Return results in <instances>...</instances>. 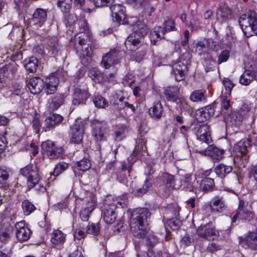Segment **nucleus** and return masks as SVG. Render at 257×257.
<instances>
[{
	"mask_svg": "<svg viewBox=\"0 0 257 257\" xmlns=\"http://www.w3.org/2000/svg\"><path fill=\"white\" fill-rule=\"evenodd\" d=\"M164 178L167 187L172 188L174 187L175 181L173 176L169 174H166L164 176Z\"/></svg>",
	"mask_w": 257,
	"mask_h": 257,
	"instance_id": "61",
	"label": "nucleus"
},
{
	"mask_svg": "<svg viewBox=\"0 0 257 257\" xmlns=\"http://www.w3.org/2000/svg\"><path fill=\"white\" fill-rule=\"evenodd\" d=\"M85 122L81 120H76L71 126L69 131V137L70 142L72 143L79 144L83 140Z\"/></svg>",
	"mask_w": 257,
	"mask_h": 257,
	"instance_id": "6",
	"label": "nucleus"
},
{
	"mask_svg": "<svg viewBox=\"0 0 257 257\" xmlns=\"http://www.w3.org/2000/svg\"><path fill=\"white\" fill-rule=\"evenodd\" d=\"M49 50L54 55H58L60 50L59 46L56 38L52 39L49 42Z\"/></svg>",
	"mask_w": 257,
	"mask_h": 257,
	"instance_id": "50",
	"label": "nucleus"
},
{
	"mask_svg": "<svg viewBox=\"0 0 257 257\" xmlns=\"http://www.w3.org/2000/svg\"><path fill=\"white\" fill-rule=\"evenodd\" d=\"M230 13L227 9H219L216 12V17L218 21L223 23L226 21L230 16Z\"/></svg>",
	"mask_w": 257,
	"mask_h": 257,
	"instance_id": "43",
	"label": "nucleus"
},
{
	"mask_svg": "<svg viewBox=\"0 0 257 257\" xmlns=\"http://www.w3.org/2000/svg\"><path fill=\"white\" fill-rule=\"evenodd\" d=\"M196 136L198 140L207 144L210 143L212 141L210 126L207 124L199 126L196 132Z\"/></svg>",
	"mask_w": 257,
	"mask_h": 257,
	"instance_id": "16",
	"label": "nucleus"
},
{
	"mask_svg": "<svg viewBox=\"0 0 257 257\" xmlns=\"http://www.w3.org/2000/svg\"><path fill=\"white\" fill-rule=\"evenodd\" d=\"M90 161L86 158H84L76 163L74 168L79 171H85L91 167Z\"/></svg>",
	"mask_w": 257,
	"mask_h": 257,
	"instance_id": "41",
	"label": "nucleus"
},
{
	"mask_svg": "<svg viewBox=\"0 0 257 257\" xmlns=\"http://www.w3.org/2000/svg\"><path fill=\"white\" fill-rule=\"evenodd\" d=\"M145 142H146L143 139L139 140L137 142V145L135 148L136 151L139 152H142V153L145 152L147 150Z\"/></svg>",
	"mask_w": 257,
	"mask_h": 257,
	"instance_id": "62",
	"label": "nucleus"
},
{
	"mask_svg": "<svg viewBox=\"0 0 257 257\" xmlns=\"http://www.w3.org/2000/svg\"><path fill=\"white\" fill-rule=\"evenodd\" d=\"M72 0H57V6L63 13H68L71 8Z\"/></svg>",
	"mask_w": 257,
	"mask_h": 257,
	"instance_id": "45",
	"label": "nucleus"
},
{
	"mask_svg": "<svg viewBox=\"0 0 257 257\" xmlns=\"http://www.w3.org/2000/svg\"><path fill=\"white\" fill-rule=\"evenodd\" d=\"M150 213L146 208L137 209L133 211L130 219L131 230L134 235L142 238L147 233V218Z\"/></svg>",
	"mask_w": 257,
	"mask_h": 257,
	"instance_id": "1",
	"label": "nucleus"
},
{
	"mask_svg": "<svg viewBox=\"0 0 257 257\" xmlns=\"http://www.w3.org/2000/svg\"><path fill=\"white\" fill-rule=\"evenodd\" d=\"M86 232H84L81 228H76L73 232V236L75 239L80 240L84 239L86 236Z\"/></svg>",
	"mask_w": 257,
	"mask_h": 257,
	"instance_id": "64",
	"label": "nucleus"
},
{
	"mask_svg": "<svg viewBox=\"0 0 257 257\" xmlns=\"http://www.w3.org/2000/svg\"><path fill=\"white\" fill-rule=\"evenodd\" d=\"M16 237L21 242L28 240L31 235V230L26 226L24 221H20L16 224Z\"/></svg>",
	"mask_w": 257,
	"mask_h": 257,
	"instance_id": "12",
	"label": "nucleus"
},
{
	"mask_svg": "<svg viewBox=\"0 0 257 257\" xmlns=\"http://www.w3.org/2000/svg\"><path fill=\"white\" fill-rule=\"evenodd\" d=\"M210 207L212 211L221 212L226 209L225 201L223 197H214L210 203Z\"/></svg>",
	"mask_w": 257,
	"mask_h": 257,
	"instance_id": "20",
	"label": "nucleus"
},
{
	"mask_svg": "<svg viewBox=\"0 0 257 257\" xmlns=\"http://www.w3.org/2000/svg\"><path fill=\"white\" fill-rule=\"evenodd\" d=\"M65 234L59 230H55L51 235V241L55 246L62 244L65 242Z\"/></svg>",
	"mask_w": 257,
	"mask_h": 257,
	"instance_id": "34",
	"label": "nucleus"
},
{
	"mask_svg": "<svg viewBox=\"0 0 257 257\" xmlns=\"http://www.w3.org/2000/svg\"><path fill=\"white\" fill-rule=\"evenodd\" d=\"M163 106L160 101L155 102L152 106L149 109V114L154 119H160L163 114Z\"/></svg>",
	"mask_w": 257,
	"mask_h": 257,
	"instance_id": "23",
	"label": "nucleus"
},
{
	"mask_svg": "<svg viewBox=\"0 0 257 257\" xmlns=\"http://www.w3.org/2000/svg\"><path fill=\"white\" fill-rule=\"evenodd\" d=\"M59 83L58 79L54 76H51L47 78L44 84H45V91L47 94H53L57 90Z\"/></svg>",
	"mask_w": 257,
	"mask_h": 257,
	"instance_id": "25",
	"label": "nucleus"
},
{
	"mask_svg": "<svg viewBox=\"0 0 257 257\" xmlns=\"http://www.w3.org/2000/svg\"><path fill=\"white\" fill-rule=\"evenodd\" d=\"M190 99L195 102H206L207 95L205 90L198 89L194 90L191 93Z\"/></svg>",
	"mask_w": 257,
	"mask_h": 257,
	"instance_id": "31",
	"label": "nucleus"
},
{
	"mask_svg": "<svg viewBox=\"0 0 257 257\" xmlns=\"http://www.w3.org/2000/svg\"><path fill=\"white\" fill-rule=\"evenodd\" d=\"M28 86L32 93L39 94L44 87V82L39 77H33L30 79Z\"/></svg>",
	"mask_w": 257,
	"mask_h": 257,
	"instance_id": "19",
	"label": "nucleus"
},
{
	"mask_svg": "<svg viewBox=\"0 0 257 257\" xmlns=\"http://www.w3.org/2000/svg\"><path fill=\"white\" fill-rule=\"evenodd\" d=\"M11 66L9 65L0 67V82H3L8 78L10 75Z\"/></svg>",
	"mask_w": 257,
	"mask_h": 257,
	"instance_id": "52",
	"label": "nucleus"
},
{
	"mask_svg": "<svg viewBox=\"0 0 257 257\" xmlns=\"http://www.w3.org/2000/svg\"><path fill=\"white\" fill-rule=\"evenodd\" d=\"M40 116V115L39 114L35 113L32 116V119L31 120V125L36 133H38L40 131L41 126Z\"/></svg>",
	"mask_w": 257,
	"mask_h": 257,
	"instance_id": "53",
	"label": "nucleus"
},
{
	"mask_svg": "<svg viewBox=\"0 0 257 257\" xmlns=\"http://www.w3.org/2000/svg\"><path fill=\"white\" fill-rule=\"evenodd\" d=\"M47 18V13L45 9L37 8L34 12L30 23L36 28L42 27Z\"/></svg>",
	"mask_w": 257,
	"mask_h": 257,
	"instance_id": "11",
	"label": "nucleus"
},
{
	"mask_svg": "<svg viewBox=\"0 0 257 257\" xmlns=\"http://www.w3.org/2000/svg\"><path fill=\"white\" fill-rule=\"evenodd\" d=\"M20 173L27 179V184L29 188L34 187L38 184L40 177L37 166L29 164L20 170Z\"/></svg>",
	"mask_w": 257,
	"mask_h": 257,
	"instance_id": "5",
	"label": "nucleus"
},
{
	"mask_svg": "<svg viewBox=\"0 0 257 257\" xmlns=\"http://www.w3.org/2000/svg\"><path fill=\"white\" fill-rule=\"evenodd\" d=\"M239 243L243 246L252 250L257 249V232L248 231L239 237Z\"/></svg>",
	"mask_w": 257,
	"mask_h": 257,
	"instance_id": "10",
	"label": "nucleus"
},
{
	"mask_svg": "<svg viewBox=\"0 0 257 257\" xmlns=\"http://www.w3.org/2000/svg\"><path fill=\"white\" fill-rule=\"evenodd\" d=\"M196 52L199 55H205L208 53V50L207 46H205V45L201 42H198L196 44Z\"/></svg>",
	"mask_w": 257,
	"mask_h": 257,
	"instance_id": "57",
	"label": "nucleus"
},
{
	"mask_svg": "<svg viewBox=\"0 0 257 257\" xmlns=\"http://www.w3.org/2000/svg\"><path fill=\"white\" fill-rule=\"evenodd\" d=\"M68 164L62 162L58 163L56 165L54 171L53 175L54 176H57L59 175L63 172L65 171L68 168Z\"/></svg>",
	"mask_w": 257,
	"mask_h": 257,
	"instance_id": "51",
	"label": "nucleus"
},
{
	"mask_svg": "<svg viewBox=\"0 0 257 257\" xmlns=\"http://www.w3.org/2000/svg\"><path fill=\"white\" fill-rule=\"evenodd\" d=\"M222 83L225 88V93L230 95L231 90L234 86V84L228 78H224Z\"/></svg>",
	"mask_w": 257,
	"mask_h": 257,
	"instance_id": "58",
	"label": "nucleus"
},
{
	"mask_svg": "<svg viewBox=\"0 0 257 257\" xmlns=\"http://www.w3.org/2000/svg\"><path fill=\"white\" fill-rule=\"evenodd\" d=\"M22 207L25 215H29L36 210L35 205L28 200L23 201Z\"/></svg>",
	"mask_w": 257,
	"mask_h": 257,
	"instance_id": "42",
	"label": "nucleus"
},
{
	"mask_svg": "<svg viewBox=\"0 0 257 257\" xmlns=\"http://www.w3.org/2000/svg\"><path fill=\"white\" fill-rule=\"evenodd\" d=\"M112 206L105 203L102 210L101 218L104 223L111 225L112 223Z\"/></svg>",
	"mask_w": 257,
	"mask_h": 257,
	"instance_id": "28",
	"label": "nucleus"
},
{
	"mask_svg": "<svg viewBox=\"0 0 257 257\" xmlns=\"http://www.w3.org/2000/svg\"><path fill=\"white\" fill-rule=\"evenodd\" d=\"M173 212L175 218L170 219L168 221V225L173 230L177 229L181 225V222L178 217L179 216V212L180 211V207L177 204L173 205Z\"/></svg>",
	"mask_w": 257,
	"mask_h": 257,
	"instance_id": "26",
	"label": "nucleus"
},
{
	"mask_svg": "<svg viewBox=\"0 0 257 257\" xmlns=\"http://www.w3.org/2000/svg\"><path fill=\"white\" fill-rule=\"evenodd\" d=\"M164 94L168 101H176L179 97V88L177 86L168 87L164 89Z\"/></svg>",
	"mask_w": 257,
	"mask_h": 257,
	"instance_id": "27",
	"label": "nucleus"
},
{
	"mask_svg": "<svg viewBox=\"0 0 257 257\" xmlns=\"http://www.w3.org/2000/svg\"><path fill=\"white\" fill-rule=\"evenodd\" d=\"M92 135L96 141H100L103 140L104 132L102 129V124L97 121H94L92 123Z\"/></svg>",
	"mask_w": 257,
	"mask_h": 257,
	"instance_id": "30",
	"label": "nucleus"
},
{
	"mask_svg": "<svg viewBox=\"0 0 257 257\" xmlns=\"http://www.w3.org/2000/svg\"><path fill=\"white\" fill-rule=\"evenodd\" d=\"M126 127L124 125H116L115 127V140L117 141H121L124 138Z\"/></svg>",
	"mask_w": 257,
	"mask_h": 257,
	"instance_id": "47",
	"label": "nucleus"
},
{
	"mask_svg": "<svg viewBox=\"0 0 257 257\" xmlns=\"http://www.w3.org/2000/svg\"><path fill=\"white\" fill-rule=\"evenodd\" d=\"M230 56V52L228 50L222 51L218 56L217 63L221 64V63L227 61Z\"/></svg>",
	"mask_w": 257,
	"mask_h": 257,
	"instance_id": "56",
	"label": "nucleus"
},
{
	"mask_svg": "<svg viewBox=\"0 0 257 257\" xmlns=\"http://www.w3.org/2000/svg\"><path fill=\"white\" fill-rule=\"evenodd\" d=\"M239 23L244 34L249 37L257 33L256 14L250 11L242 15L239 19Z\"/></svg>",
	"mask_w": 257,
	"mask_h": 257,
	"instance_id": "2",
	"label": "nucleus"
},
{
	"mask_svg": "<svg viewBox=\"0 0 257 257\" xmlns=\"http://www.w3.org/2000/svg\"><path fill=\"white\" fill-rule=\"evenodd\" d=\"M180 18L181 20L186 24V25L189 27H191L192 29L197 28L198 27H200L199 26V23L198 22V20H194L193 21H191L189 23H187V15L186 14H182L181 15Z\"/></svg>",
	"mask_w": 257,
	"mask_h": 257,
	"instance_id": "59",
	"label": "nucleus"
},
{
	"mask_svg": "<svg viewBox=\"0 0 257 257\" xmlns=\"http://www.w3.org/2000/svg\"><path fill=\"white\" fill-rule=\"evenodd\" d=\"M64 119V117L57 113H53L46 118L43 129L45 131L50 130L59 125Z\"/></svg>",
	"mask_w": 257,
	"mask_h": 257,
	"instance_id": "15",
	"label": "nucleus"
},
{
	"mask_svg": "<svg viewBox=\"0 0 257 257\" xmlns=\"http://www.w3.org/2000/svg\"><path fill=\"white\" fill-rule=\"evenodd\" d=\"M200 154L209 157L214 163L218 162L223 158L224 151L214 145H209L204 150L200 151Z\"/></svg>",
	"mask_w": 257,
	"mask_h": 257,
	"instance_id": "9",
	"label": "nucleus"
},
{
	"mask_svg": "<svg viewBox=\"0 0 257 257\" xmlns=\"http://www.w3.org/2000/svg\"><path fill=\"white\" fill-rule=\"evenodd\" d=\"M101 65L105 69H108L112 65V54L111 51L102 57Z\"/></svg>",
	"mask_w": 257,
	"mask_h": 257,
	"instance_id": "48",
	"label": "nucleus"
},
{
	"mask_svg": "<svg viewBox=\"0 0 257 257\" xmlns=\"http://www.w3.org/2000/svg\"><path fill=\"white\" fill-rule=\"evenodd\" d=\"M214 110L210 107H206L204 109H199L196 113V118L200 122H204L209 119L213 114Z\"/></svg>",
	"mask_w": 257,
	"mask_h": 257,
	"instance_id": "32",
	"label": "nucleus"
},
{
	"mask_svg": "<svg viewBox=\"0 0 257 257\" xmlns=\"http://www.w3.org/2000/svg\"><path fill=\"white\" fill-rule=\"evenodd\" d=\"M9 178L8 172L0 169V188H4L7 186V180Z\"/></svg>",
	"mask_w": 257,
	"mask_h": 257,
	"instance_id": "54",
	"label": "nucleus"
},
{
	"mask_svg": "<svg viewBox=\"0 0 257 257\" xmlns=\"http://www.w3.org/2000/svg\"><path fill=\"white\" fill-rule=\"evenodd\" d=\"M95 202L93 199L88 202L86 207L82 208L79 213V216L83 221H87L89 218V215L95 208Z\"/></svg>",
	"mask_w": 257,
	"mask_h": 257,
	"instance_id": "24",
	"label": "nucleus"
},
{
	"mask_svg": "<svg viewBox=\"0 0 257 257\" xmlns=\"http://www.w3.org/2000/svg\"><path fill=\"white\" fill-rule=\"evenodd\" d=\"M65 95L62 93H57L52 98L49 102V108L51 110L57 109L64 102Z\"/></svg>",
	"mask_w": 257,
	"mask_h": 257,
	"instance_id": "33",
	"label": "nucleus"
},
{
	"mask_svg": "<svg viewBox=\"0 0 257 257\" xmlns=\"http://www.w3.org/2000/svg\"><path fill=\"white\" fill-rule=\"evenodd\" d=\"M251 147L250 141L244 138L237 142L234 146L233 150L237 157L246 156Z\"/></svg>",
	"mask_w": 257,
	"mask_h": 257,
	"instance_id": "14",
	"label": "nucleus"
},
{
	"mask_svg": "<svg viewBox=\"0 0 257 257\" xmlns=\"http://www.w3.org/2000/svg\"><path fill=\"white\" fill-rule=\"evenodd\" d=\"M143 40L142 36L132 33L127 37L124 43L125 46L128 50L135 51L142 45Z\"/></svg>",
	"mask_w": 257,
	"mask_h": 257,
	"instance_id": "13",
	"label": "nucleus"
},
{
	"mask_svg": "<svg viewBox=\"0 0 257 257\" xmlns=\"http://www.w3.org/2000/svg\"><path fill=\"white\" fill-rule=\"evenodd\" d=\"M190 55L187 53L179 58V61L174 63L172 70L177 81H180L185 79V71L187 69V65L190 63Z\"/></svg>",
	"mask_w": 257,
	"mask_h": 257,
	"instance_id": "4",
	"label": "nucleus"
},
{
	"mask_svg": "<svg viewBox=\"0 0 257 257\" xmlns=\"http://www.w3.org/2000/svg\"><path fill=\"white\" fill-rule=\"evenodd\" d=\"M89 38L85 33H80L74 36L73 38L74 45L77 53L82 50V48L86 46V43Z\"/></svg>",
	"mask_w": 257,
	"mask_h": 257,
	"instance_id": "21",
	"label": "nucleus"
},
{
	"mask_svg": "<svg viewBox=\"0 0 257 257\" xmlns=\"http://www.w3.org/2000/svg\"><path fill=\"white\" fill-rule=\"evenodd\" d=\"M24 66L26 69L29 72H35L38 66V59L34 57H32L28 59H26Z\"/></svg>",
	"mask_w": 257,
	"mask_h": 257,
	"instance_id": "39",
	"label": "nucleus"
},
{
	"mask_svg": "<svg viewBox=\"0 0 257 257\" xmlns=\"http://www.w3.org/2000/svg\"><path fill=\"white\" fill-rule=\"evenodd\" d=\"M227 120L229 121L232 125L238 126L241 124L242 120V114L237 111L232 112L227 117Z\"/></svg>",
	"mask_w": 257,
	"mask_h": 257,
	"instance_id": "40",
	"label": "nucleus"
},
{
	"mask_svg": "<svg viewBox=\"0 0 257 257\" xmlns=\"http://www.w3.org/2000/svg\"><path fill=\"white\" fill-rule=\"evenodd\" d=\"M125 97L115 98L113 103V112L117 116H125L126 113L125 108L126 107V101H124Z\"/></svg>",
	"mask_w": 257,
	"mask_h": 257,
	"instance_id": "18",
	"label": "nucleus"
},
{
	"mask_svg": "<svg viewBox=\"0 0 257 257\" xmlns=\"http://www.w3.org/2000/svg\"><path fill=\"white\" fill-rule=\"evenodd\" d=\"M180 187L182 189L188 190L190 192L194 191V186L191 181V175L185 174L181 179V184Z\"/></svg>",
	"mask_w": 257,
	"mask_h": 257,
	"instance_id": "38",
	"label": "nucleus"
},
{
	"mask_svg": "<svg viewBox=\"0 0 257 257\" xmlns=\"http://www.w3.org/2000/svg\"><path fill=\"white\" fill-rule=\"evenodd\" d=\"M214 186V180L210 178H205L200 185V189L204 191L212 189Z\"/></svg>",
	"mask_w": 257,
	"mask_h": 257,
	"instance_id": "44",
	"label": "nucleus"
},
{
	"mask_svg": "<svg viewBox=\"0 0 257 257\" xmlns=\"http://www.w3.org/2000/svg\"><path fill=\"white\" fill-rule=\"evenodd\" d=\"M147 245L151 247L154 246L158 242V238L153 234L149 233L147 235Z\"/></svg>",
	"mask_w": 257,
	"mask_h": 257,
	"instance_id": "63",
	"label": "nucleus"
},
{
	"mask_svg": "<svg viewBox=\"0 0 257 257\" xmlns=\"http://www.w3.org/2000/svg\"><path fill=\"white\" fill-rule=\"evenodd\" d=\"M100 232L99 223H94L93 222H89L86 230L87 234L97 235Z\"/></svg>",
	"mask_w": 257,
	"mask_h": 257,
	"instance_id": "46",
	"label": "nucleus"
},
{
	"mask_svg": "<svg viewBox=\"0 0 257 257\" xmlns=\"http://www.w3.org/2000/svg\"><path fill=\"white\" fill-rule=\"evenodd\" d=\"M42 149L44 154L50 159L57 158L63 155V148L56 146L53 142L50 141L44 142L42 145Z\"/></svg>",
	"mask_w": 257,
	"mask_h": 257,
	"instance_id": "7",
	"label": "nucleus"
},
{
	"mask_svg": "<svg viewBox=\"0 0 257 257\" xmlns=\"http://www.w3.org/2000/svg\"><path fill=\"white\" fill-rule=\"evenodd\" d=\"M133 33H137L138 35L143 38L147 34L148 28L144 23L138 21L136 24L133 25Z\"/></svg>",
	"mask_w": 257,
	"mask_h": 257,
	"instance_id": "37",
	"label": "nucleus"
},
{
	"mask_svg": "<svg viewBox=\"0 0 257 257\" xmlns=\"http://www.w3.org/2000/svg\"><path fill=\"white\" fill-rule=\"evenodd\" d=\"M166 31L164 28L161 26H156L154 28V31L152 32V36H156L157 38L160 39L164 38V35Z\"/></svg>",
	"mask_w": 257,
	"mask_h": 257,
	"instance_id": "55",
	"label": "nucleus"
},
{
	"mask_svg": "<svg viewBox=\"0 0 257 257\" xmlns=\"http://www.w3.org/2000/svg\"><path fill=\"white\" fill-rule=\"evenodd\" d=\"M93 102L95 106L98 108H104L108 105L107 100L100 95H97L94 97Z\"/></svg>",
	"mask_w": 257,
	"mask_h": 257,
	"instance_id": "49",
	"label": "nucleus"
},
{
	"mask_svg": "<svg viewBox=\"0 0 257 257\" xmlns=\"http://www.w3.org/2000/svg\"><path fill=\"white\" fill-rule=\"evenodd\" d=\"M253 218L254 212L252 211L251 206H248L243 200H240L236 213L232 218L231 225L233 226L234 223L237 220H242L250 221Z\"/></svg>",
	"mask_w": 257,
	"mask_h": 257,
	"instance_id": "3",
	"label": "nucleus"
},
{
	"mask_svg": "<svg viewBox=\"0 0 257 257\" xmlns=\"http://www.w3.org/2000/svg\"><path fill=\"white\" fill-rule=\"evenodd\" d=\"M89 97V94L87 90L75 88L73 92V104L75 105L85 104Z\"/></svg>",
	"mask_w": 257,
	"mask_h": 257,
	"instance_id": "17",
	"label": "nucleus"
},
{
	"mask_svg": "<svg viewBox=\"0 0 257 257\" xmlns=\"http://www.w3.org/2000/svg\"><path fill=\"white\" fill-rule=\"evenodd\" d=\"M113 13L115 14L116 21L119 24L125 18L124 8L121 5H113Z\"/></svg>",
	"mask_w": 257,
	"mask_h": 257,
	"instance_id": "36",
	"label": "nucleus"
},
{
	"mask_svg": "<svg viewBox=\"0 0 257 257\" xmlns=\"http://www.w3.org/2000/svg\"><path fill=\"white\" fill-rule=\"evenodd\" d=\"M256 71L254 69H246L241 75L239 82L244 85H248L255 78Z\"/></svg>",
	"mask_w": 257,
	"mask_h": 257,
	"instance_id": "29",
	"label": "nucleus"
},
{
	"mask_svg": "<svg viewBox=\"0 0 257 257\" xmlns=\"http://www.w3.org/2000/svg\"><path fill=\"white\" fill-rule=\"evenodd\" d=\"M12 92L11 94V100L13 103H17L21 101L22 95L24 93L23 86L18 84H15L10 88Z\"/></svg>",
	"mask_w": 257,
	"mask_h": 257,
	"instance_id": "22",
	"label": "nucleus"
},
{
	"mask_svg": "<svg viewBox=\"0 0 257 257\" xmlns=\"http://www.w3.org/2000/svg\"><path fill=\"white\" fill-rule=\"evenodd\" d=\"M232 170V166L223 164H220L215 168L216 175L221 178H224L227 174L231 172Z\"/></svg>",
	"mask_w": 257,
	"mask_h": 257,
	"instance_id": "35",
	"label": "nucleus"
},
{
	"mask_svg": "<svg viewBox=\"0 0 257 257\" xmlns=\"http://www.w3.org/2000/svg\"><path fill=\"white\" fill-rule=\"evenodd\" d=\"M197 233L199 236L208 240H214L219 235L211 223L201 225L197 229Z\"/></svg>",
	"mask_w": 257,
	"mask_h": 257,
	"instance_id": "8",
	"label": "nucleus"
},
{
	"mask_svg": "<svg viewBox=\"0 0 257 257\" xmlns=\"http://www.w3.org/2000/svg\"><path fill=\"white\" fill-rule=\"evenodd\" d=\"M134 81V76L131 74H128L123 78L122 82L124 86L131 87Z\"/></svg>",
	"mask_w": 257,
	"mask_h": 257,
	"instance_id": "60",
	"label": "nucleus"
}]
</instances>
